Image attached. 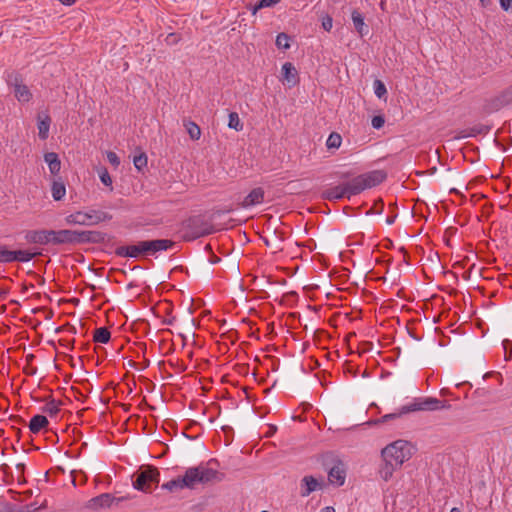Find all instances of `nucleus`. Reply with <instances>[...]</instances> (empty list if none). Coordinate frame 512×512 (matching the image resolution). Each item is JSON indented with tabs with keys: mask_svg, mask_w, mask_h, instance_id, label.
<instances>
[{
	"mask_svg": "<svg viewBox=\"0 0 512 512\" xmlns=\"http://www.w3.org/2000/svg\"><path fill=\"white\" fill-rule=\"evenodd\" d=\"M12 92L15 98L21 103H27L32 99V93L28 86L22 83V81L17 78L13 83H11Z\"/></svg>",
	"mask_w": 512,
	"mask_h": 512,
	"instance_id": "14",
	"label": "nucleus"
},
{
	"mask_svg": "<svg viewBox=\"0 0 512 512\" xmlns=\"http://www.w3.org/2000/svg\"><path fill=\"white\" fill-rule=\"evenodd\" d=\"M110 337H111V334H110L109 330L107 328L101 327L95 331L94 341L98 342V343L105 344V343L109 342Z\"/></svg>",
	"mask_w": 512,
	"mask_h": 512,
	"instance_id": "28",
	"label": "nucleus"
},
{
	"mask_svg": "<svg viewBox=\"0 0 512 512\" xmlns=\"http://www.w3.org/2000/svg\"><path fill=\"white\" fill-rule=\"evenodd\" d=\"M160 481V472L157 468L147 466L140 469L136 473V479L133 481L132 486L135 490L151 493L152 485H157Z\"/></svg>",
	"mask_w": 512,
	"mask_h": 512,
	"instance_id": "5",
	"label": "nucleus"
},
{
	"mask_svg": "<svg viewBox=\"0 0 512 512\" xmlns=\"http://www.w3.org/2000/svg\"><path fill=\"white\" fill-rule=\"evenodd\" d=\"M328 480L332 485H344L346 480V468L342 462H337L329 469Z\"/></svg>",
	"mask_w": 512,
	"mask_h": 512,
	"instance_id": "9",
	"label": "nucleus"
},
{
	"mask_svg": "<svg viewBox=\"0 0 512 512\" xmlns=\"http://www.w3.org/2000/svg\"><path fill=\"white\" fill-rule=\"evenodd\" d=\"M281 0H260L252 9V13L255 14L258 10L263 8H270L278 4Z\"/></svg>",
	"mask_w": 512,
	"mask_h": 512,
	"instance_id": "32",
	"label": "nucleus"
},
{
	"mask_svg": "<svg viewBox=\"0 0 512 512\" xmlns=\"http://www.w3.org/2000/svg\"><path fill=\"white\" fill-rule=\"evenodd\" d=\"M44 161L47 163L49 171L52 175H57L61 169V161L54 152L44 154Z\"/></svg>",
	"mask_w": 512,
	"mask_h": 512,
	"instance_id": "19",
	"label": "nucleus"
},
{
	"mask_svg": "<svg viewBox=\"0 0 512 512\" xmlns=\"http://www.w3.org/2000/svg\"><path fill=\"white\" fill-rule=\"evenodd\" d=\"M479 1L482 3V5L485 4V0H479Z\"/></svg>",
	"mask_w": 512,
	"mask_h": 512,
	"instance_id": "45",
	"label": "nucleus"
},
{
	"mask_svg": "<svg viewBox=\"0 0 512 512\" xmlns=\"http://www.w3.org/2000/svg\"><path fill=\"white\" fill-rule=\"evenodd\" d=\"M500 6L504 11L512 10V0H500Z\"/></svg>",
	"mask_w": 512,
	"mask_h": 512,
	"instance_id": "40",
	"label": "nucleus"
},
{
	"mask_svg": "<svg viewBox=\"0 0 512 512\" xmlns=\"http://www.w3.org/2000/svg\"><path fill=\"white\" fill-rule=\"evenodd\" d=\"M447 405L433 397L419 398L414 400L413 403L403 406L401 408V413H408L413 411H434L446 408Z\"/></svg>",
	"mask_w": 512,
	"mask_h": 512,
	"instance_id": "6",
	"label": "nucleus"
},
{
	"mask_svg": "<svg viewBox=\"0 0 512 512\" xmlns=\"http://www.w3.org/2000/svg\"><path fill=\"white\" fill-rule=\"evenodd\" d=\"M11 250L5 246L0 245V263H10Z\"/></svg>",
	"mask_w": 512,
	"mask_h": 512,
	"instance_id": "36",
	"label": "nucleus"
},
{
	"mask_svg": "<svg viewBox=\"0 0 512 512\" xmlns=\"http://www.w3.org/2000/svg\"><path fill=\"white\" fill-rule=\"evenodd\" d=\"M328 197L332 199H341L344 197H350L348 194V190L346 189V184L343 183L338 185L328 191Z\"/></svg>",
	"mask_w": 512,
	"mask_h": 512,
	"instance_id": "24",
	"label": "nucleus"
},
{
	"mask_svg": "<svg viewBox=\"0 0 512 512\" xmlns=\"http://www.w3.org/2000/svg\"><path fill=\"white\" fill-rule=\"evenodd\" d=\"M413 454V446L405 440H397L382 450L384 461H391L394 466L401 467Z\"/></svg>",
	"mask_w": 512,
	"mask_h": 512,
	"instance_id": "1",
	"label": "nucleus"
},
{
	"mask_svg": "<svg viewBox=\"0 0 512 512\" xmlns=\"http://www.w3.org/2000/svg\"><path fill=\"white\" fill-rule=\"evenodd\" d=\"M143 241H140L139 243L135 245H129L126 247H122L119 250V254L131 258H138L141 255L146 254V250L142 248Z\"/></svg>",
	"mask_w": 512,
	"mask_h": 512,
	"instance_id": "18",
	"label": "nucleus"
},
{
	"mask_svg": "<svg viewBox=\"0 0 512 512\" xmlns=\"http://www.w3.org/2000/svg\"><path fill=\"white\" fill-rule=\"evenodd\" d=\"M373 89H374V94L379 99H383L386 96V94H387L386 86H385V84L381 80L376 79L373 82Z\"/></svg>",
	"mask_w": 512,
	"mask_h": 512,
	"instance_id": "31",
	"label": "nucleus"
},
{
	"mask_svg": "<svg viewBox=\"0 0 512 512\" xmlns=\"http://www.w3.org/2000/svg\"><path fill=\"white\" fill-rule=\"evenodd\" d=\"M187 132L193 140H198L201 136V130L199 126L193 122L188 123Z\"/></svg>",
	"mask_w": 512,
	"mask_h": 512,
	"instance_id": "33",
	"label": "nucleus"
},
{
	"mask_svg": "<svg viewBox=\"0 0 512 512\" xmlns=\"http://www.w3.org/2000/svg\"><path fill=\"white\" fill-rule=\"evenodd\" d=\"M261 512H268V511H266V510H263V511H261Z\"/></svg>",
	"mask_w": 512,
	"mask_h": 512,
	"instance_id": "46",
	"label": "nucleus"
},
{
	"mask_svg": "<svg viewBox=\"0 0 512 512\" xmlns=\"http://www.w3.org/2000/svg\"><path fill=\"white\" fill-rule=\"evenodd\" d=\"M38 136L41 140H46L49 137L51 126V117L47 111H40L36 117Z\"/></svg>",
	"mask_w": 512,
	"mask_h": 512,
	"instance_id": "12",
	"label": "nucleus"
},
{
	"mask_svg": "<svg viewBox=\"0 0 512 512\" xmlns=\"http://www.w3.org/2000/svg\"><path fill=\"white\" fill-rule=\"evenodd\" d=\"M386 174L383 171L375 170L365 174L354 177L346 182V189L349 196L357 195L367 188L374 187L385 179Z\"/></svg>",
	"mask_w": 512,
	"mask_h": 512,
	"instance_id": "2",
	"label": "nucleus"
},
{
	"mask_svg": "<svg viewBox=\"0 0 512 512\" xmlns=\"http://www.w3.org/2000/svg\"><path fill=\"white\" fill-rule=\"evenodd\" d=\"M47 425H48V420L45 416L35 415L30 420L29 429L32 433L37 434L43 428H45Z\"/></svg>",
	"mask_w": 512,
	"mask_h": 512,
	"instance_id": "20",
	"label": "nucleus"
},
{
	"mask_svg": "<svg viewBox=\"0 0 512 512\" xmlns=\"http://www.w3.org/2000/svg\"><path fill=\"white\" fill-rule=\"evenodd\" d=\"M450 512H461V510L457 507H454L450 510Z\"/></svg>",
	"mask_w": 512,
	"mask_h": 512,
	"instance_id": "44",
	"label": "nucleus"
},
{
	"mask_svg": "<svg viewBox=\"0 0 512 512\" xmlns=\"http://www.w3.org/2000/svg\"><path fill=\"white\" fill-rule=\"evenodd\" d=\"M322 28L329 32L333 27V19L329 15H325L321 19Z\"/></svg>",
	"mask_w": 512,
	"mask_h": 512,
	"instance_id": "38",
	"label": "nucleus"
},
{
	"mask_svg": "<svg viewBox=\"0 0 512 512\" xmlns=\"http://www.w3.org/2000/svg\"><path fill=\"white\" fill-rule=\"evenodd\" d=\"M52 197L55 201H60L64 198L66 194V187L62 181H53L52 183Z\"/></svg>",
	"mask_w": 512,
	"mask_h": 512,
	"instance_id": "23",
	"label": "nucleus"
},
{
	"mask_svg": "<svg viewBox=\"0 0 512 512\" xmlns=\"http://www.w3.org/2000/svg\"><path fill=\"white\" fill-rule=\"evenodd\" d=\"M87 232H79L75 230L63 229V230H52V244H71L81 242L87 239Z\"/></svg>",
	"mask_w": 512,
	"mask_h": 512,
	"instance_id": "7",
	"label": "nucleus"
},
{
	"mask_svg": "<svg viewBox=\"0 0 512 512\" xmlns=\"http://www.w3.org/2000/svg\"><path fill=\"white\" fill-rule=\"evenodd\" d=\"M173 242L168 239H157L151 241H143L142 248L146 250V255H153L156 252L165 251L171 248Z\"/></svg>",
	"mask_w": 512,
	"mask_h": 512,
	"instance_id": "11",
	"label": "nucleus"
},
{
	"mask_svg": "<svg viewBox=\"0 0 512 512\" xmlns=\"http://www.w3.org/2000/svg\"><path fill=\"white\" fill-rule=\"evenodd\" d=\"M25 239L34 244L48 245L52 244V230H32L28 231Z\"/></svg>",
	"mask_w": 512,
	"mask_h": 512,
	"instance_id": "8",
	"label": "nucleus"
},
{
	"mask_svg": "<svg viewBox=\"0 0 512 512\" xmlns=\"http://www.w3.org/2000/svg\"><path fill=\"white\" fill-rule=\"evenodd\" d=\"M106 158L112 166L118 167L120 165V159L115 152L108 151L106 153Z\"/></svg>",
	"mask_w": 512,
	"mask_h": 512,
	"instance_id": "37",
	"label": "nucleus"
},
{
	"mask_svg": "<svg viewBox=\"0 0 512 512\" xmlns=\"http://www.w3.org/2000/svg\"><path fill=\"white\" fill-rule=\"evenodd\" d=\"M228 127L236 131H241L243 129V124L241 123L239 115L236 112H231L229 114Z\"/></svg>",
	"mask_w": 512,
	"mask_h": 512,
	"instance_id": "29",
	"label": "nucleus"
},
{
	"mask_svg": "<svg viewBox=\"0 0 512 512\" xmlns=\"http://www.w3.org/2000/svg\"><path fill=\"white\" fill-rule=\"evenodd\" d=\"M110 219L111 215L107 212L88 209L84 211H76L67 215L65 217V222L68 225L94 226Z\"/></svg>",
	"mask_w": 512,
	"mask_h": 512,
	"instance_id": "3",
	"label": "nucleus"
},
{
	"mask_svg": "<svg viewBox=\"0 0 512 512\" xmlns=\"http://www.w3.org/2000/svg\"><path fill=\"white\" fill-rule=\"evenodd\" d=\"M342 144V137L339 133L332 132L327 140H326V147L328 150H336L338 149Z\"/></svg>",
	"mask_w": 512,
	"mask_h": 512,
	"instance_id": "25",
	"label": "nucleus"
},
{
	"mask_svg": "<svg viewBox=\"0 0 512 512\" xmlns=\"http://www.w3.org/2000/svg\"><path fill=\"white\" fill-rule=\"evenodd\" d=\"M216 476V470L206 465H199L197 467H191L187 469L182 478L184 486H186V488L192 489L199 483H208L213 481Z\"/></svg>",
	"mask_w": 512,
	"mask_h": 512,
	"instance_id": "4",
	"label": "nucleus"
},
{
	"mask_svg": "<svg viewBox=\"0 0 512 512\" xmlns=\"http://www.w3.org/2000/svg\"><path fill=\"white\" fill-rule=\"evenodd\" d=\"M43 412L47 413L49 416L53 417L58 414L60 411V402L54 399L49 400L42 408Z\"/></svg>",
	"mask_w": 512,
	"mask_h": 512,
	"instance_id": "27",
	"label": "nucleus"
},
{
	"mask_svg": "<svg viewBox=\"0 0 512 512\" xmlns=\"http://www.w3.org/2000/svg\"><path fill=\"white\" fill-rule=\"evenodd\" d=\"M184 488H186V486H184L182 477L172 479L162 485V489H165V490H168L171 492L177 491V490H182Z\"/></svg>",
	"mask_w": 512,
	"mask_h": 512,
	"instance_id": "26",
	"label": "nucleus"
},
{
	"mask_svg": "<svg viewBox=\"0 0 512 512\" xmlns=\"http://www.w3.org/2000/svg\"><path fill=\"white\" fill-rule=\"evenodd\" d=\"M384 118L382 116H374L371 120L372 127L375 129H380L384 125Z\"/></svg>",
	"mask_w": 512,
	"mask_h": 512,
	"instance_id": "39",
	"label": "nucleus"
},
{
	"mask_svg": "<svg viewBox=\"0 0 512 512\" xmlns=\"http://www.w3.org/2000/svg\"><path fill=\"white\" fill-rule=\"evenodd\" d=\"M321 512H335L334 508L332 507H324Z\"/></svg>",
	"mask_w": 512,
	"mask_h": 512,
	"instance_id": "42",
	"label": "nucleus"
},
{
	"mask_svg": "<svg viewBox=\"0 0 512 512\" xmlns=\"http://www.w3.org/2000/svg\"><path fill=\"white\" fill-rule=\"evenodd\" d=\"M113 500L114 498L111 494L103 493L99 496L90 499L87 506L90 509L106 508L112 504Z\"/></svg>",
	"mask_w": 512,
	"mask_h": 512,
	"instance_id": "16",
	"label": "nucleus"
},
{
	"mask_svg": "<svg viewBox=\"0 0 512 512\" xmlns=\"http://www.w3.org/2000/svg\"><path fill=\"white\" fill-rule=\"evenodd\" d=\"M265 192L263 188L257 187L249 192L247 196L240 203V207L244 209L251 208L253 206L259 205L264 201Z\"/></svg>",
	"mask_w": 512,
	"mask_h": 512,
	"instance_id": "10",
	"label": "nucleus"
},
{
	"mask_svg": "<svg viewBox=\"0 0 512 512\" xmlns=\"http://www.w3.org/2000/svg\"><path fill=\"white\" fill-rule=\"evenodd\" d=\"M322 482L313 476H305L301 481V495L309 496L312 492L321 489Z\"/></svg>",
	"mask_w": 512,
	"mask_h": 512,
	"instance_id": "15",
	"label": "nucleus"
},
{
	"mask_svg": "<svg viewBox=\"0 0 512 512\" xmlns=\"http://www.w3.org/2000/svg\"><path fill=\"white\" fill-rule=\"evenodd\" d=\"M60 3L66 6H70L75 3L76 0H58Z\"/></svg>",
	"mask_w": 512,
	"mask_h": 512,
	"instance_id": "41",
	"label": "nucleus"
},
{
	"mask_svg": "<svg viewBox=\"0 0 512 512\" xmlns=\"http://www.w3.org/2000/svg\"><path fill=\"white\" fill-rule=\"evenodd\" d=\"M133 163H134L135 168L138 171H141L143 168H145L147 166V156L143 153L136 155L133 158Z\"/></svg>",
	"mask_w": 512,
	"mask_h": 512,
	"instance_id": "34",
	"label": "nucleus"
},
{
	"mask_svg": "<svg viewBox=\"0 0 512 512\" xmlns=\"http://www.w3.org/2000/svg\"><path fill=\"white\" fill-rule=\"evenodd\" d=\"M351 19L355 30L361 37L369 33V28L364 21V16L359 11L353 10L351 13Z\"/></svg>",
	"mask_w": 512,
	"mask_h": 512,
	"instance_id": "17",
	"label": "nucleus"
},
{
	"mask_svg": "<svg viewBox=\"0 0 512 512\" xmlns=\"http://www.w3.org/2000/svg\"><path fill=\"white\" fill-rule=\"evenodd\" d=\"M275 44L279 49L287 50L290 48V37L286 33H279Z\"/></svg>",
	"mask_w": 512,
	"mask_h": 512,
	"instance_id": "30",
	"label": "nucleus"
},
{
	"mask_svg": "<svg viewBox=\"0 0 512 512\" xmlns=\"http://www.w3.org/2000/svg\"><path fill=\"white\" fill-rule=\"evenodd\" d=\"M99 174V178L101 180V182L105 185V186H108L110 187V190H112V178L111 176L109 175L108 171L106 168H101L98 172Z\"/></svg>",
	"mask_w": 512,
	"mask_h": 512,
	"instance_id": "35",
	"label": "nucleus"
},
{
	"mask_svg": "<svg viewBox=\"0 0 512 512\" xmlns=\"http://www.w3.org/2000/svg\"><path fill=\"white\" fill-rule=\"evenodd\" d=\"M35 254L28 250H17L11 251V255L9 256L10 262L19 261V262H29L34 258Z\"/></svg>",
	"mask_w": 512,
	"mask_h": 512,
	"instance_id": "22",
	"label": "nucleus"
},
{
	"mask_svg": "<svg viewBox=\"0 0 512 512\" xmlns=\"http://www.w3.org/2000/svg\"><path fill=\"white\" fill-rule=\"evenodd\" d=\"M398 468L391 461H384V464L379 469V477L387 482L393 477L395 470Z\"/></svg>",
	"mask_w": 512,
	"mask_h": 512,
	"instance_id": "21",
	"label": "nucleus"
},
{
	"mask_svg": "<svg viewBox=\"0 0 512 512\" xmlns=\"http://www.w3.org/2000/svg\"><path fill=\"white\" fill-rule=\"evenodd\" d=\"M298 72L295 66L286 62L282 65V82L289 88L294 87L298 83Z\"/></svg>",
	"mask_w": 512,
	"mask_h": 512,
	"instance_id": "13",
	"label": "nucleus"
},
{
	"mask_svg": "<svg viewBox=\"0 0 512 512\" xmlns=\"http://www.w3.org/2000/svg\"><path fill=\"white\" fill-rule=\"evenodd\" d=\"M395 417V414H387L383 417V420L386 421L388 419H391V418H394Z\"/></svg>",
	"mask_w": 512,
	"mask_h": 512,
	"instance_id": "43",
	"label": "nucleus"
}]
</instances>
